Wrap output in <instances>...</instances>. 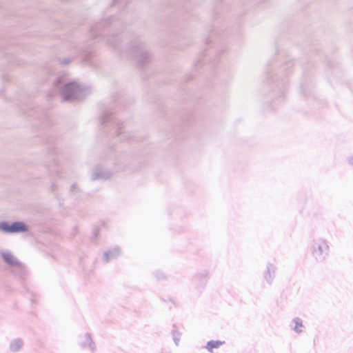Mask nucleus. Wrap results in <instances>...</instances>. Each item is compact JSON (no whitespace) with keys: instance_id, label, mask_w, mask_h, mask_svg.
Listing matches in <instances>:
<instances>
[{"instance_id":"obj_9","label":"nucleus","mask_w":353,"mask_h":353,"mask_svg":"<svg viewBox=\"0 0 353 353\" xmlns=\"http://www.w3.org/2000/svg\"><path fill=\"white\" fill-rule=\"evenodd\" d=\"M275 276V267L269 263L267 266V270L265 274V279L267 281L268 283L270 284L272 283L273 279Z\"/></svg>"},{"instance_id":"obj_19","label":"nucleus","mask_w":353,"mask_h":353,"mask_svg":"<svg viewBox=\"0 0 353 353\" xmlns=\"http://www.w3.org/2000/svg\"><path fill=\"white\" fill-rule=\"evenodd\" d=\"M157 278L158 279H165V276H164V274L163 273H160L159 275L157 274Z\"/></svg>"},{"instance_id":"obj_6","label":"nucleus","mask_w":353,"mask_h":353,"mask_svg":"<svg viewBox=\"0 0 353 353\" xmlns=\"http://www.w3.org/2000/svg\"><path fill=\"white\" fill-rule=\"evenodd\" d=\"M329 247L325 241L318 239L312 245V254L316 259L322 260L327 254Z\"/></svg>"},{"instance_id":"obj_5","label":"nucleus","mask_w":353,"mask_h":353,"mask_svg":"<svg viewBox=\"0 0 353 353\" xmlns=\"http://www.w3.org/2000/svg\"><path fill=\"white\" fill-rule=\"evenodd\" d=\"M111 115L112 112H110V111H105L99 119L101 124H103L105 122L109 120H112V122L117 127V136H118L119 139L122 141L130 139V137L128 134V133L122 130L121 127L120 126L121 125V121L113 119L112 118H111Z\"/></svg>"},{"instance_id":"obj_12","label":"nucleus","mask_w":353,"mask_h":353,"mask_svg":"<svg viewBox=\"0 0 353 353\" xmlns=\"http://www.w3.org/2000/svg\"><path fill=\"white\" fill-rule=\"evenodd\" d=\"M302 327L303 323L301 319L296 317L292 321L291 327L296 333H301L302 332V330L299 329V327Z\"/></svg>"},{"instance_id":"obj_11","label":"nucleus","mask_w":353,"mask_h":353,"mask_svg":"<svg viewBox=\"0 0 353 353\" xmlns=\"http://www.w3.org/2000/svg\"><path fill=\"white\" fill-rule=\"evenodd\" d=\"M105 40L109 45L112 46L116 49L119 48V42L121 40L119 36L109 35L106 37Z\"/></svg>"},{"instance_id":"obj_2","label":"nucleus","mask_w":353,"mask_h":353,"mask_svg":"<svg viewBox=\"0 0 353 353\" xmlns=\"http://www.w3.org/2000/svg\"><path fill=\"white\" fill-rule=\"evenodd\" d=\"M126 53L140 65L148 63L150 60L149 52L139 39L132 41L126 50Z\"/></svg>"},{"instance_id":"obj_16","label":"nucleus","mask_w":353,"mask_h":353,"mask_svg":"<svg viewBox=\"0 0 353 353\" xmlns=\"http://www.w3.org/2000/svg\"><path fill=\"white\" fill-rule=\"evenodd\" d=\"M79 192V188L76 183L72 184L70 188V193L72 195H75Z\"/></svg>"},{"instance_id":"obj_21","label":"nucleus","mask_w":353,"mask_h":353,"mask_svg":"<svg viewBox=\"0 0 353 353\" xmlns=\"http://www.w3.org/2000/svg\"><path fill=\"white\" fill-rule=\"evenodd\" d=\"M121 0H114V3H119V1H121Z\"/></svg>"},{"instance_id":"obj_18","label":"nucleus","mask_w":353,"mask_h":353,"mask_svg":"<svg viewBox=\"0 0 353 353\" xmlns=\"http://www.w3.org/2000/svg\"><path fill=\"white\" fill-rule=\"evenodd\" d=\"M72 59L70 58H64L61 60V63L63 65H67L71 62Z\"/></svg>"},{"instance_id":"obj_7","label":"nucleus","mask_w":353,"mask_h":353,"mask_svg":"<svg viewBox=\"0 0 353 353\" xmlns=\"http://www.w3.org/2000/svg\"><path fill=\"white\" fill-rule=\"evenodd\" d=\"M112 172L101 166H97L92 174V180H106L110 178Z\"/></svg>"},{"instance_id":"obj_15","label":"nucleus","mask_w":353,"mask_h":353,"mask_svg":"<svg viewBox=\"0 0 353 353\" xmlns=\"http://www.w3.org/2000/svg\"><path fill=\"white\" fill-rule=\"evenodd\" d=\"M172 336H173V339H174L175 345H178L179 343V341H180L181 334L179 333L176 330H173L172 331Z\"/></svg>"},{"instance_id":"obj_13","label":"nucleus","mask_w":353,"mask_h":353,"mask_svg":"<svg viewBox=\"0 0 353 353\" xmlns=\"http://www.w3.org/2000/svg\"><path fill=\"white\" fill-rule=\"evenodd\" d=\"M224 343H225L224 341H221L212 340L207 343L206 348L209 352H212L213 348H218L221 345H223Z\"/></svg>"},{"instance_id":"obj_14","label":"nucleus","mask_w":353,"mask_h":353,"mask_svg":"<svg viewBox=\"0 0 353 353\" xmlns=\"http://www.w3.org/2000/svg\"><path fill=\"white\" fill-rule=\"evenodd\" d=\"M81 346H88L92 351L94 350V343L92 340L91 335L89 333L85 334V341L81 344Z\"/></svg>"},{"instance_id":"obj_20","label":"nucleus","mask_w":353,"mask_h":353,"mask_svg":"<svg viewBox=\"0 0 353 353\" xmlns=\"http://www.w3.org/2000/svg\"><path fill=\"white\" fill-rule=\"evenodd\" d=\"M348 161L350 164L353 165V156L349 158Z\"/></svg>"},{"instance_id":"obj_10","label":"nucleus","mask_w":353,"mask_h":353,"mask_svg":"<svg viewBox=\"0 0 353 353\" xmlns=\"http://www.w3.org/2000/svg\"><path fill=\"white\" fill-rule=\"evenodd\" d=\"M23 342L20 339L12 340L10 343V348L12 352H18L23 346Z\"/></svg>"},{"instance_id":"obj_4","label":"nucleus","mask_w":353,"mask_h":353,"mask_svg":"<svg viewBox=\"0 0 353 353\" xmlns=\"http://www.w3.org/2000/svg\"><path fill=\"white\" fill-rule=\"evenodd\" d=\"M28 231V225L22 221H14L9 224L7 221L0 222V232L6 234L23 233Z\"/></svg>"},{"instance_id":"obj_8","label":"nucleus","mask_w":353,"mask_h":353,"mask_svg":"<svg viewBox=\"0 0 353 353\" xmlns=\"http://www.w3.org/2000/svg\"><path fill=\"white\" fill-rule=\"evenodd\" d=\"M121 254V250L119 247L117 246L112 250H110L105 252L103 254V261L105 263H108L110 260L114 259L119 256Z\"/></svg>"},{"instance_id":"obj_17","label":"nucleus","mask_w":353,"mask_h":353,"mask_svg":"<svg viewBox=\"0 0 353 353\" xmlns=\"http://www.w3.org/2000/svg\"><path fill=\"white\" fill-rule=\"evenodd\" d=\"M102 26V24H99V25H96L94 27H92L91 28V32L92 34L94 35V34H96L97 35V33L98 32V31L100 30V28H101Z\"/></svg>"},{"instance_id":"obj_3","label":"nucleus","mask_w":353,"mask_h":353,"mask_svg":"<svg viewBox=\"0 0 353 353\" xmlns=\"http://www.w3.org/2000/svg\"><path fill=\"white\" fill-rule=\"evenodd\" d=\"M1 256L8 265L11 272L19 276H22L26 272V265L9 251H1Z\"/></svg>"},{"instance_id":"obj_1","label":"nucleus","mask_w":353,"mask_h":353,"mask_svg":"<svg viewBox=\"0 0 353 353\" xmlns=\"http://www.w3.org/2000/svg\"><path fill=\"white\" fill-rule=\"evenodd\" d=\"M61 79L58 78L54 87L60 90L61 96L64 101L82 100L90 92L89 89L76 82H69L61 87Z\"/></svg>"}]
</instances>
